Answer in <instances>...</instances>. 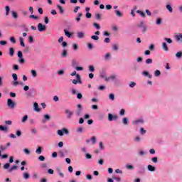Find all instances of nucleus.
I'll use <instances>...</instances> for the list:
<instances>
[{
    "instance_id": "obj_26",
    "label": "nucleus",
    "mask_w": 182,
    "mask_h": 182,
    "mask_svg": "<svg viewBox=\"0 0 182 182\" xmlns=\"http://www.w3.org/2000/svg\"><path fill=\"white\" fill-rule=\"evenodd\" d=\"M82 16H83V14L82 13H79L77 17L75 18V21L77 22H80V18H82Z\"/></svg>"
},
{
    "instance_id": "obj_33",
    "label": "nucleus",
    "mask_w": 182,
    "mask_h": 182,
    "mask_svg": "<svg viewBox=\"0 0 182 182\" xmlns=\"http://www.w3.org/2000/svg\"><path fill=\"white\" fill-rule=\"evenodd\" d=\"M10 41L14 45H15V43H16V39H15V37H14V36L10 37Z\"/></svg>"
},
{
    "instance_id": "obj_44",
    "label": "nucleus",
    "mask_w": 182,
    "mask_h": 182,
    "mask_svg": "<svg viewBox=\"0 0 182 182\" xmlns=\"http://www.w3.org/2000/svg\"><path fill=\"white\" fill-rule=\"evenodd\" d=\"M164 41H166V42H167V43H173V40H171V38H165Z\"/></svg>"
},
{
    "instance_id": "obj_63",
    "label": "nucleus",
    "mask_w": 182,
    "mask_h": 182,
    "mask_svg": "<svg viewBox=\"0 0 182 182\" xmlns=\"http://www.w3.org/2000/svg\"><path fill=\"white\" fill-rule=\"evenodd\" d=\"M134 141L139 143V141H140V136H136L134 139Z\"/></svg>"
},
{
    "instance_id": "obj_27",
    "label": "nucleus",
    "mask_w": 182,
    "mask_h": 182,
    "mask_svg": "<svg viewBox=\"0 0 182 182\" xmlns=\"http://www.w3.org/2000/svg\"><path fill=\"white\" fill-rule=\"evenodd\" d=\"M14 53H15V50H14V48H9L10 56H14Z\"/></svg>"
},
{
    "instance_id": "obj_39",
    "label": "nucleus",
    "mask_w": 182,
    "mask_h": 182,
    "mask_svg": "<svg viewBox=\"0 0 182 182\" xmlns=\"http://www.w3.org/2000/svg\"><path fill=\"white\" fill-rule=\"evenodd\" d=\"M17 56L19 58V59H21L23 57V55L22 54V51L21 50L18 51Z\"/></svg>"
},
{
    "instance_id": "obj_4",
    "label": "nucleus",
    "mask_w": 182,
    "mask_h": 182,
    "mask_svg": "<svg viewBox=\"0 0 182 182\" xmlns=\"http://www.w3.org/2000/svg\"><path fill=\"white\" fill-rule=\"evenodd\" d=\"M117 119H119V116L117 115H113L112 114L109 113L108 114V120L109 122H113V120L114 122H116V120H117Z\"/></svg>"
},
{
    "instance_id": "obj_64",
    "label": "nucleus",
    "mask_w": 182,
    "mask_h": 182,
    "mask_svg": "<svg viewBox=\"0 0 182 182\" xmlns=\"http://www.w3.org/2000/svg\"><path fill=\"white\" fill-rule=\"evenodd\" d=\"M151 161H153V163H157V157L152 158Z\"/></svg>"
},
{
    "instance_id": "obj_58",
    "label": "nucleus",
    "mask_w": 182,
    "mask_h": 182,
    "mask_svg": "<svg viewBox=\"0 0 182 182\" xmlns=\"http://www.w3.org/2000/svg\"><path fill=\"white\" fill-rule=\"evenodd\" d=\"M6 41H0V45L1 46H5V45H6Z\"/></svg>"
},
{
    "instance_id": "obj_20",
    "label": "nucleus",
    "mask_w": 182,
    "mask_h": 182,
    "mask_svg": "<svg viewBox=\"0 0 182 182\" xmlns=\"http://www.w3.org/2000/svg\"><path fill=\"white\" fill-rule=\"evenodd\" d=\"M142 74L144 75V76H148L149 79H151V77H153V75H150L147 71H144Z\"/></svg>"
},
{
    "instance_id": "obj_28",
    "label": "nucleus",
    "mask_w": 182,
    "mask_h": 182,
    "mask_svg": "<svg viewBox=\"0 0 182 182\" xmlns=\"http://www.w3.org/2000/svg\"><path fill=\"white\" fill-rule=\"evenodd\" d=\"M1 132H8V127L0 125Z\"/></svg>"
},
{
    "instance_id": "obj_11",
    "label": "nucleus",
    "mask_w": 182,
    "mask_h": 182,
    "mask_svg": "<svg viewBox=\"0 0 182 182\" xmlns=\"http://www.w3.org/2000/svg\"><path fill=\"white\" fill-rule=\"evenodd\" d=\"M77 38H79V39H83V38H85V33L83 32H78L77 33Z\"/></svg>"
},
{
    "instance_id": "obj_51",
    "label": "nucleus",
    "mask_w": 182,
    "mask_h": 182,
    "mask_svg": "<svg viewBox=\"0 0 182 182\" xmlns=\"http://www.w3.org/2000/svg\"><path fill=\"white\" fill-rule=\"evenodd\" d=\"M100 150H105V146H103V142H100Z\"/></svg>"
},
{
    "instance_id": "obj_43",
    "label": "nucleus",
    "mask_w": 182,
    "mask_h": 182,
    "mask_svg": "<svg viewBox=\"0 0 182 182\" xmlns=\"http://www.w3.org/2000/svg\"><path fill=\"white\" fill-rule=\"evenodd\" d=\"M154 75H155L156 77H159V76H160V75H161V73L160 72V70H156L155 71Z\"/></svg>"
},
{
    "instance_id": "obj_37",
    "label": "nucleus",
    "mask_w": 182,
    "mask_h": 182,
    "mask_svg": "<svg viewBox=\"0 0 182 182\" xmlns=\"http://www.w3.org/2000/svg\"><path fill=\"white\" fill-rule=\"evenodd\" d=\"M146 65H150V64L153 63V59H151V58L146 59Z\"/></svg>"
},
{
    "instance_id": "obj_3",
    "label": "nucleus",
    "mask_w": 182,
    "mask_h": 182,
    "mask_svg": "<svg viewBox=\"0 0 182 182\" xmlns=\"http://www.w3.org/2000/svg\"><path fill=\"white\" fill-rule=\"evenodd\" d=\"M137 28H139L142 32L147 31V27L144 25V21H141L140 23L137 25Z\"/></svg>"
},
{
    "instance_id": "obj_13",
    "label": "nucleus",
    "mask_w": 182,
    "mask_h": 182,
    "mask_svg": "<svg viewBox=\"0 0 182 182\" xmlns=\"http://www.w3.org/2000/svg\"><path fill=\"white\" fill-rule=\"evenodd\" d=\"M30 177H31V175H29L28 172H24L23 173V178H24V180H28Z\"/></svg>"
},
{
    "instance_id": "obj_49",
    "label": "nucleus",
    "mask_w": 182,
    "mask_h": 182,
    "mask_svg": "<svg viewBox=\"0 0 182 182\" xmlns=\"http://www.w3.org/2000/svg\"><path fill=\"white\" fill-rule=\"evenodd\" d=\"M126 112V110L124 109H122L119 112L120 116H124V113Z\"/></svg>"
},
{
    "instance_id": "obj_36",
    "label": "nucleus",
    "mask_w": 182,
    "mask_h": 182,
    "mask_svg": "<svg viewBox=\"0 0 182 182\" xmlns=\"http://www.w3.org/2000/svg\"><path fill=\"white\" fill-rule=\"evenodd\" d=\"M126 168H127L128 170H133V168H134V166H133V165L127 164Z\"/></svg>"
},
{
    "instance_id": "obj_25",
    "label": "nucleus",
    "mask_w": 182,
    "mask_h": 182,
    "mask_svg": "<svg viewBox=\"0 0 182 182\" xmlns=\"http://www.w3.org/2000/svg\"><path fill=\"white\" fill-rule=\"evenodd\" d=\"M33 92H35L34 89H31L27 93V96H28L29 97H31L32 96V93H33Z\"/></svg>"
},
{
    "instance_id": "obj_53",
    "label": "nucleus",
    "mask_w": 182,
    "mask_h": 182,
    "mask_svg": "<svg viewBox=\"0 0 182 182\" xmlns=\"http://www.w3.org/2000/svg\"><path fill=\"white\" fill-rule=\"evenodd\" d=\"M98 119H99L100 120H103V119H105V114H100V115L98 116Z\"/></svg>"
},
{
    "instance_id": "obj_16",
    "label": "nucleus",
    "mask_w": 182,
    "mask_h": 182,
    "mask_svg": "<svg viewBox=\"0 0 182 182\" xmlns=\"http://www.w3.org/2000/svg\"><path fill=\"white\" fill-rule=\"evenodd\" d=\"M166 9L170 12V14H173V7L170 4H166Z\"/></svg>"
},
{
    "instance_id": "obj_19",
    "label": "nucleus",
    "mask_w": 182,
    "mask_h": 182,
    "mask_svg": "<svg viewBox=\"0 0 182 182\" xmlns=\"http://www.w3.org/2000/svg\"><path fill=\"white\" fill-rule=\"evenodd\" d=\"M175 38L176 39V41L178 42L180 41H182V33H178V35H176L175 36Z\"/></svg>"
},
{
    "instance_id": "obj_12",
    "label": "nucleus",
    "mask_w": 182,
    "mask_h": 182,
    "mask_svg": "<svg viewBox=\"0 0 182 182\" xmlns=\"http://www.w3.org/2000/svg\"><path fill=\"white\" fill-rule=\"evenodd\" d=\"M100 77H102V79H105V82H109V78L106 76V73H102L100 74Z\"/></svg>"
},
{
    "instance_id": "obj_7",
    "label": "nucleus",
    "mask_w": 182,
    "mask_h": 182,
    "mask_svg": "<svg viewBox=\"0 0 182 182\" xmlns=\"http://www.w3.org/2000/svg\"><path fill=\"white\" fill-rule=\"evenodd\" d=\"M65 114H67V119H72V116H73V111H70V109L65 110Z\"/></svg>"
},
{
    "instance_id": "obj_56",
    "label": "nucleus",
    "mask_w": 182,
    "mask_h": 182,
    "mask_svg": "<svg viewBox=\"0 0 182 182\" xmlns=\"http://www.w3.org/2000/svg\"><path fill=\"white\" fill-rule=\"evenodd\" d=\"M30 18H31L32 19H39V17L38 16H35L33 14L31 15Z\"/></svg>"
},
{
    "instance_id": "obj_54",
    "label": "nucleus",
    "mask_w": 182,
    "mask_h": 182,
    "mask_svg": "<svg viewBox=\"0 0 182 182\" xmlns=\"http://www.w3.org/2000/svg\"><path fill=\"white\" fill-rule=\"evenodd\" d=\"M7 147L3 145L0 146V150H1V151H4V150H6Z\"/></svg>"
},
{
    "instance_id": "obj_14",
    "label": "nucleus",
    "mask_w": 182,
    "mask_h": 182,
    "mask_svg": "<svg viewBox=\"0 0 182 182\" xmlns=\"http://www.w3.org/2000/svg\"><path fill=\"white\" fill-rule=\"evenodd\" d=\"M133 124L137 125L140 124V123H144V121L143 119H136L135 121L132 122Z\"/></svg>"
},
{
    "instance_id": "obj_48",
    "label": "nucleus",
    "mask_w": 182,
    "mask_h": 182,
    "mask_svg": "<svg viewBox=\"0 0 182 182\" xmlns=\"http://www.w3.org/2000/svg\"><path fill=\"white\" fill-rule=\"evenodd\" d=\"M28 42H29V43H33V37L32 36H30L28 37Z\"/></svg>"
},
{
    "instance_id": "obj_52",
    "label": "nucleus",
    "mask_w": 182,
    "mask_h": 182,
    "mask_svg": "<svg viewBox=\"0 0 182 182\" xmlns=\"http://www.w3.org/2000/svg\"><path fill=\"white\" fill-rule=\"evenodd\" d=\"M112 49H113V50H119V46H117V45H116V44H114L112 46Z\"/></svg>"
},
{
    "instance_id": "obj_29",
    "label": "nucleus",
    "mask_w": 182,
    "mask_h": 182,
    "mask_svg": "<svg viewBox=\"0 0 182 182\" xmlns=\"http://www.w3.org/2000/svg\"><path fill=\"white\" fill-rule=\"evenodd\" d=\"M75 76L77 80H78V83H80V85H82V79L80 78V75L79 74H76Z\"/></svg>"
},
{
    "instance_id": "obj_32",
    "label": "nucleus",
    "mask_w": 182,
    "mask_h": 182,
    "mask_svg": "<svg viewBox=\"0 0 182 182\" xmlns=\"http://www.w3.org/2000/svg\"><path fill=\"white\" fill-rule=\"evenodd\" d=\"M36 153H37V154H42V148L38 146L36 151Z\"/></svg>"
},
{
    "instance_id": "obj_15",
    "label": "nucleus",
    "mask_w": 182,
    "mask_h": 182,
    "mask_svg": "<svg viewBox=\"0 0 182 182\" xmlns=\"http://www.w3.org/2000/svg\"><path fill=\"white\" fill-rule=\"evenodd\" d=\"M57 8L58 9H59V12L60 14L62 15L63 14H65V10L63 9V8L62 7V6L60 5H57Z\"/></svg>"
},
{
    "instance_id": "obj_6",
    "label": "nucleus",
    "mask_w": 182,
    "mask_h": 182,
    "mask_svg": "<svg viewBox=\"0 0 182 182\" xmlns=\"http://www.w3.org/2000/svg\"><path fill=\"white\" fill-rule=\"evenodd\" d=\"M37 28L39 32H43L44 31H46V26L42 24V23H39L37 26Z\"/></svg>"
},
{
    "instance_id": "obj_18",
    "label": "nucleus",
    "mask_w": 182,
    "mask_h": 182,
    "mask_svg": "<svg viewBox=\"0 0 182 182\" xmlns=\"http://www.w3.org/2000/svg\"><path fill=\"white\" fill-rule=\"evenodd\" d=\"M64 33H65V36H67L68 38H71L72 36L73 35V33L68 32V30H66V29L64 30Z\"/></svg>"
},
{
    "instance_id": "obj_42",
    "label": "nucleus",
    "mask_w": 182,
    "mask_h": 182,
    "mask_svg": "<svg viewBox=\"0 0 182 182\" xmlns=\"http://www.w3.org/2000/svg\"><path fill=\"white\" fill-rule=\"evenodd\" d=\"M28 120V115H24L21 119L22 123H25Z\"/></svg>"
},
{
    "instance_id": "obj_57",
    "label": "nucleus",
    "mask_w": 182,
    "mask_h": 182,
    "mask_svg": "<svg viewBox=\"0 0 182 182\" xmlns=\"http://www.w3.org/2000/svg\"><path fill=\"white\" fill-rule=\"evenodd\" d=\"M44 119L46 120H50V116H49V114H45L44 115Z\"/></svg>"
},
{
    "instance_id": "obj_59",
    "label": "nucleus",
    "mask_w": 182,
    "mask_h": 182,
    "mask_svg": "<svg viewBox=\"0 0 182 182\" xmlns=\"http://www.w3.org/2000/svg\"><path fill=\"white\" fill-rule=\"evenodd\" d=\"M23 151L26 154H31V151H29L28 149H24Z\"/></svg>"
},
{
    "instance_id": "obj_30",
    "label": "nucleus",
    "mask_w": 182,
    "mask_h": 182,
    "mask_svg": "<svg viewBox=\"0 0 182 182\" xmlns=\"http://www.w3.org/2000/svg\"><path fill=\"white\" fill-rule=\"evenodd\" d=\"M11 14L13 18H14V19H17L18 18V13H16V11H11Z\"/></svg>"
},
{
    "instance_id": "obj_8",
    "label": "nucleus",
    "mask_w": 182,
    "mask_h": 182,
    "mask_svg": "<svg viewBox=\"0 0 182 182\" xmlns=\"http://www.w3.org/2000/svg\"><path fill=\"white\" fill-rule=\"evenodd\" d=\"M77 107L78 108L76 112H75V114L76 116H80V114H82V105L80 104H78L77 105Z\"/></svg>"
},
{
    "instance_id": "obj_2",
    "label": "nucleus",
    "mask_w": 182,
    "mask_h": 182,
    "mask_svg": "<svg viewBox=\"0 0 182 182\" xmlns=\"http://www.w3.org/2000/svg\"><path fill=\"white\" fill-rule=\"evenodd\" d=\"M7 106L9 109H14L16 104H15V102H14L12 99L9 98L7 100Z\"/></svg>"
},
{
    "instance_id": "obj_34",
    "label": "nucleus",
    "mask_w": 182,
    "mask_h": 182,
    "mask_svg": "<svg viewBox=\"0 0 182 182\" xmlns=\"http://www.w3.org/2000/svg\"><path fill=\"white\" fill-rule=\"evenodd\" d=\"M61 56L62 58H66V56H68V51H66V50H63Z\"/></svg>"
},
{
    "instance_id": "obj_41",
    "label": "nucleus",
    "mask_w": 182,
    "mask_h": 182,
    "mask_svg": "<svg viewBox=\"0 0 182 182\" xmlns=\"http://www.w3.org/2000/svg\"><path fill=\"white\" fill-rule=\"evenodd\" d=\"M109 99L112 101L114 100V94L113 93L109 94Z\"/></svg>"
},
{
    "instance_id": "obj_40",
    "label": "nucleus",
    "mask_w": 182,
    "mask_h": 182,
    "mask_svg": "<svg viewBox=\"0 0 182 182\" xmlns=\"http://www.w3.org/2000/svg\"><path fill=\"white\" fill-rule=\"evenodd\" d=\"M9 11H10L9 6H6V16H8V15H9Z\"/></svg>"
},
{
    "instance_id": "obj_38",
    "label": "nucleus",
    "mask_w": 182,
    "mask_h": 182,
    "mask_svg": "<svg viewBox=\"0 0 182 182\" xmlns=\"http://www.w3.org/2000/svg\"><path fill=\"white\" fill-rule=\"evenodd\" d=\"M93 26H94V28H96V29H97V31H99V30L100 29V25H99V24L97 23H93Z\"/></svg>"
},
{
    "instance_id": "obj_31",
    "label": "nucleus",
    "mask_w": 182,
    "mask_h": 182,
    "mask_svg": "<svg viewBox=\"0 0 182 182\" xmlns=\"http://www.w3.org/2000/svg\"><path fill=\"white\" fill-rule=\"evenodd\" d=\"M122 122H123V124H129V119H127V117H124V118H123L122 119Z\"/></svg>"
},
{
    "instance_id": "obj_35",
    "label": "nucleus",
    "mask_w": 182,
    "mask_h": 182,
    "mask_svg": "<svg viewBox=\"0 0 182 182\" xmlns=\"http://www.w3.org/2000/svg\"><path fill=\"white\" fill-rule=\"evenodd\" d=\"M31 75L33 77H36V76H38V73H36V70H31Z\"/></svg>"
},
{
    "instance_id": "obj_24",
    "label": "nucleus",
    "mask_w": 182,
    "mask_h": 182,
    "mask_svg": "<svg viewBox=\"0 0 182 182\" xmlns=\"http://www.w3.org/2000/svg\"><path fill=\"white\" fill-rule=\"evenodd\" d=\"M19 41H20L21 46H23V48H25V43L23 42V41H24L23 38L20 37Z\"/></svg>"
},
{
    "instance_id": "obj_50",
    "label": "nucleus",
    "mask_w": 182,
    "mask_h": 182,
    "mask_svg": "<svg viewBox=\"0 0 182 182\" xmlns=\"http://www.w3.org/2000/svg\"><path fill=\"white\" fill-rule=\"evenodd\" d=\"M89 71L90 72H95V67L93 65L89 66Z\"/></svg>"
},
{
    "instance_id": "obj_21",
    "label": "nucleus",
    "mask_w": 182,
    "mask_h": 182,
    "mask_svg": "<svg viewBox=\"0 0 182 182\" xmlns=\"http://www.w3.org/2000/svg\"><path fill=\"white\" fill-rule=\"evenodd\" d=\"M136 14H139L142 18H146V14H144V12L140 10H137Z\"/></svg>"
},
{
    "instance_id": "obj_45",
    "label": "nucleus",
    "mask_w": 182,
    "mask_h": 182,
    "mask_svg": "<svg viewBox=\"0 0 182 182\" xmlns=\"http://www.w3.org/2000/svg\"><path fill=\"white\" fill-rule=\"evenodd\" d=\"M176 58H178V59H180V58H181L182 56V52L179 51L176 54Z\"/></svg>"
},
{
    "instance_id": "obj_9",
    "label": "nucleus",
    "mask_w": 182,
    "mask_h": 182,
    "mask_svg": "<svg viewBox=\"0 0 182 182\" xmlns=\"http://www.w3.org/2000/svg\"><path fill=\"white\" fill-rule=\"evenodd\" d=\"M92 143V144H96V136H92L90 139L86 140V143Z\"/></svg>"
},
{
    "instance_id": "obj_1",
    "label": "nucleus",
    "mask_w": 182,
    "mask_h": 182,
    "mask_svg": "<svg viewBox=\"0 0 182 182\" xmlns=\"http://www.w3.org/2000/svg\"><path fill=\"white\" fill-rule=\"evenodd\" d=\"M11 164L9 163H6L4 165L3 168L4 170H7L8 173H12V171H15V170H18V166L14 165L11 168Z\"/></svg>"
},
{
    "instance_id": "obj_47",
    "label": "nucleus",
    "mask_w": 182,
    "mask_h": 182,
    "mask_svg": "<svg viewBox=\"0 0 182 182\" xmlns=\"http://www.w3.org/2000/svg\"><path fill=\"white\" fill-rule=\"evenodd\" d=\"M12 77L14 81L18 80V75L16 74H15V73L12 74Z\"/></svg>"
},
{
    "instance_id": "obj_5",
    "label": "nucleus",
    "mask_w": 182,
    "mask_h": 182,
    "mask_svg": "<svg viewBox=\"0 0 182 182\" xmlns=\"http://www.w3.org/2000/svg\"><path fill=\"white\" fill-rule=\"evenodd\" d=\"M63 133L65 134H69V130L66 129V128H63L62 129L58 130V136H63Z\"/></svg>"
},
{
    "instance_id": "obj_46",
    "label": "nucleus",
    "mask_w": 182,
    "mask_h": 182,
    "mask_svg": "<svg viewBox=\"0 0 182 182\" xmlns=\"http://www.w3.org/2000/svg\"><path fill=\"white\" fill-rule=\"evenodd\" d=\"M91 39L93 41H99V37L97 36H92Z\"/></svg>"
},
{
    "instance_id": "obj_23",
    "label": "nucleus",
    "mask_w": 182,
    "mask_h": 182,
    "mask_svg": "<svg viewBox=\"0 0 182 182\" xmlns=\"http://www.w3.org/2000/svg\"><path fill=\"white\" fill-rule=\"evenodd\" d=\"M115 14L119 18H122V16H123V14L119 10H115Z\"/></svg>"
},
{
    "instance_id": "obj_10",
    "label": "nucleus",
    "mask_w": 182,
    "mask_h": 182,
    "mask_svg": "<svg viewBox=\"0 0 182 182\" xmlns=\"http://www.w3.org/2000/svg\"><path fill=\"white\" fill-rule=\"evenodd\" d=\"M33 110L34 112H41V109L39 108V105L37 102L33 103Z\"/></svg>"
},
{
    "instance_id": "obj_55",
    "label": "nucleus",
    "mask_w": 182,
    "mask_h": 182,
    "mask_svg": "<svg viewBox=\"0 0 182 182\" xmlns=\"http://www.w3.org/2000/svg\"><path fill=\"white\" fill-rule=\"evenodd\" d=\"M38 160L40 161H45V156H40L39 157H38Z\"/></svg>"
},
{
    "instance_id": "obj_22",
    "label": "nucleus",
    "mask_w": 182,
    "mask_h": 182,
    "mask_svg": "<svg viewBox=\"0 0 182 182\" xmlns=\"http://www.w3.org/2000/svg\"><path fill=\"white\" fill-rule=\"evenodd\" d=\"M148 170L149 171H156V167L151 165H148Z\"/></svg>"
},
{
    "instance_id": "obj_62",
    "label": "nucleus",
    "mask_w": 182,
    "mask_h": 182,
    "mask_svg": "<svg viewBox=\"0 0 182 182\" xmlns=\"http://www.w3.org/2000/svg\"><path fill=\"white\" fill-rule=\"evenodd\" d=\"M140 133L141 134H146V130L143 128H140Z\"/></svg>"
},
{
    "instance_id": "obj_61",
    "label": "nucleus",
    "mask_w": 182,
    "mask_h": 182,
    "mask_svg": "<svg viewBox=\"0 0 182 182\" xmlns=\"http://www.w3.org/2000/svg\"><path fill=\"white\" fill-rule=\"evenodd\" d=\"M109 80H114L116 79V75H111L108 77Z\"/></svg>"
},
{
    "instance_id": "obj_60",
    "label": "nucleus",
    "mask_w": 182,
    "mask_h": 182,
    "mask_svg": "<svg viewBox=\"0 0 182 182\" xmlns=\"http://www.w3.org/2000/svg\"><path fill=\"white\" fill-rule=\"evenodd\" d=\"M134 86H136V82H131L129 83V87H134Z\"/></svg>"
},
{
    "instance_id": "obj_17",
    "label": "nucleus",
    "mask_w": 182,
    "mask_h": 182,
    "mask_svg": "<svg viewBox=\"0 0 182 182\" xmlns=\"http://www.w3.org/2000/svg\"><path fill=\"white\" fill-rule=\"evenodd\" d=\"M162 48L165 52H168V47L167 46V43H162Z\"/></svg>"
}]
</instances>
